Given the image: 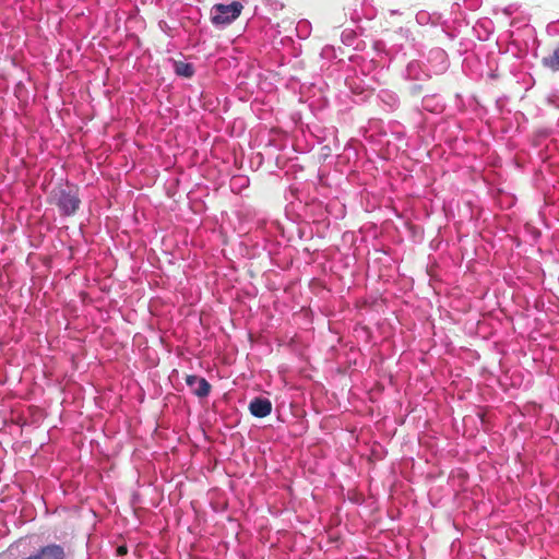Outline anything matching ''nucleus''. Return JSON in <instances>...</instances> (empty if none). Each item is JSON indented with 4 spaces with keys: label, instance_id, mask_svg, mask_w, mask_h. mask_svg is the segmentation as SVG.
<instances>
[{
    "label": "nucleus",
    "instance_id": "obj_6",
    "mask_svg": "<svg viewBox=\"0 0 559 559\" xmlns=\"http://www.w3.org/2000/svg\"><path fill=\"white\" fill-rule=\"evenodd\" d=\"M175 72L178 75L190 78L193 74V68L190 63L182 62V61H176L174 63Z\"/></svg>",
    "mask_w": 559,
    "mask_h": 559
},
{
    "label": "nucleus",
    "instance_id": "obj_7",
    "mask_svg": "<svg viewBox=\"0 0 559 559\" xmlns=\"http://www.w3.org/2000/svg\"><path fill=\"white\" fill-rule=\"evenodd\" d=\"M118 552H119L120 555L126 554V549H124L123 547H119V548H118Z\"/></svg>",
    "mask_w": 559,
    "mask_h": 559
},
{
    "label": "nucleus",
    "instance_id": "obj_5",
    "mask_svg": "<svg viewBox=\"0 0 559 559\" xmlns=\"http://www.w3.org/2000/svg\"><path fill=\"white\" fill-rule=\"evenodd\" d=\"M543 64L552 71L559 70V47H557L551 55L543 59Z\"/></svg>",
    "mask_w": 559,
    "mask_h": 559
},
{
    "label": "nucleus",
    "instance_id": "obj_3",
    "mask_svg": "<svg viewBox=\"0 0 559 559\" xmlns=\"http://www.w3.org/2000/svg\"><path fill=\"white\" fill-rule=\"evenodd\" d=\"M249 409L255 417H265L272 411V404L266 399L257 397L250 402Z\"/></svg>",
    "mask_w": 559,
    "mask_h": 559
},
{
    "label": "nucleus",
    "instance_id": "obj_2",
    "mask_svg": "<svg viewBox=\"0 0 559 559\" xmlns=\"http://www.w3.org/2000/svg\"><path fill=\"white\" fill-rule=\"evenodd\" d=\"M55 198L57 199V203L59 207L66 214H73L79 207L80 200L76 197L75 190L72 187H68L67 189H60L56 192Z\"/></svg>",
    "mask_w": 559,
    "mask_h": 559
},
{
    "label": "nucleus",
    "instance_id": "obj_1",
    "mask_svg": "<svg viewBox=\"0 0 559 559\" xmlns=\"http://www.w3.org/2000/svg\"><path fill=\"white\" fill-rule=\"evenodd\" d=\"M241 10L242 5L238 1H233L227 4H215L210 12L211 21L217 27H224L235 21L241 13Z\"/></svg>",
    "mask_w": 559,
    "mask_h": 559
},
{
    "label": "nucleus",
    "instance_id": "obj_4",
    "mask_svg": "<svg viewBox=\"0 0 559 559\" xmlns=\"http://www.w3.org/2000/svg\"><path fill=\"white\" fill-rule=\"evenodd\" d=\"M187 383L191 388L193 393L197 394L198 396H206L210 392L211 386L203 378L191 376L188 377Z\"/></svg>",
    "mask_w": 559,
    "mask_h": 559
}]
</instances>
